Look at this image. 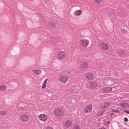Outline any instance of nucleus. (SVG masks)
Segmentation results:
<instances>
[{"label":"nucleus","instance_id":"obj_13","mask_svg":"<svg viewBox=\"0 0 129 129\" xmlns=\"http://www.w3.org/2000/svg\"><path fill=\"white\" fill-rule=\"evenodd\" d=\"M86 78L88 80H92L93 78V74L91 73H87L86 76Z\"/></svg>","mask_w":129,"mask_h":129},{"label":"nucleus","instance_id":"obj_14","mask_svg":"<svg viewBox=\"0 0 129 129\" xmlns=\"http://www.w3.org/2000/svg\"><path fill=\"white\" fill-rule=\"evenodd\" d=\"M110 104L108 103H105L103 104L101 107L102 109H104L108 108L110 106Z\"/></svg>","mask_w":129,"mask_h":129},{"label":"nucleus","instance_id":"obj_18","mask_svg":"<svg viewBox=\"0 0 129 129\" xmlns=\"http://www.w3.org/2000/svg\"><path fill=\"white\" fill-rule=\"evenodd\" d=\"M120 106L124 108L128 107L129 105L127 103H123L120 104Z\"/></svg>","mask_w":129,"mask_h":129},{"label":"nucleus","instance_id":"obj_33","mask_svg":"<svg viewBox=\"0 0 129 129\" xmlns=\"http://www.w3.org/2000/svg\"><path fill=\"white\" fill-rule=\"evenodd\" d=\"M107 123L108 124H109L110 123V122L109 121H107Z\"/></svg>","mask_w":129,"mask_h":129},{"label":"nucleus","instance_id":"obj_23","mask_svg":"<svg viewBox=\"0 0 129 129\" xmlns=\"http://www.w3.org/2000/svg\"><path fill=\"white\" fill-rule=\"evenodd\" d=\"M80 127L78 125H75L73 128V129H80Z\"/></svg>","mask_w":129,"mask_h":129},{"label":"nucleus","instance_id":"obj_32","mask_svg":"<svg viewBox=\"0 0 129 129\" xmlns=\"http://www.w3.org/2000/svg\"><path fill=\"white\" fill-rule=\"evenodd\" d=\"M99 129H106V128L104 127H102L101 128H100Z\"/></svg>","mask_w":129,"mask_h":129},{"label":"nucleus","instance_id":"obj_11","mask_svg":"<svg viewBox=\"0 0 129 129\" xmlns=\"http://www.w3.org/2000/svg\"><path fill=\"white\" fill-rule=\"evenodd\" d=\"M82 66L83 68L86 69L90 67L89 64L86 61L83 62L82 64Z\"/></svg>","mask_w":129,"mask_h":129},{"label":"nucleus","instance_id":"obj_15","mask_svg":"<svg viewBox=\"0 0 129 129\" xmlns=\"http://www.w3.org/2000/svg\"><path fill=\"white\" fill-rule=\"evenodd\" d=\"M90 87L91 88H95L97 86V84L95 82H91L89 84Z\"/></svg>","mask_w":129,"mask_h":129},{"label":"nucleus","instance_id":"obj_1","mask_svg":"<svg viewBox=\"0 0 129 129\" xmlns=\"http://www.w3.org/2000/svg\"><path fill=\"white\" fill-rule=\"evenodd\" d=\"M67 56V53L63 51H60L57 54V57L60 59H63Z\"/></svg>","mask_w":129,"mask_h":129},{"label":"nucleus","instance_id":"obj_3","mask_svg":"<svg viewBox=\"0 0 129 129\" xmlns=\"http://www.w3.org/2000/svg\"><path fill=\"white\" fill-rule=\"evenodd\" d=\"M68 78L65 75H61L59 77L58 80L61 83H65L68 80Z\"/></svg>","mask_w":129,"mask_h":129},{"label":"nucleus","instance_id":"obj_19","mask_svg":"<svg viewBox=\"0 0 129 129\" xmlns=\"http://www.w3.org/2000/svg\"><path fill=\"white\" fill-rule=\"evenodd\" d=\"M7 87L4 85H1L0 86V90H5L6 89Z\"/></svg>","mask_w":129,"mask_h":129},{"label":"nucleus","instance_id":"obj_20","mask_svg":"<svg viewBox=\"0 0 129 129\" xmlns=\"http://www.w3.org/2000/svg\"><path fill=\"white\" fill-rule=\"evenodd\" d=\"M105 112V110H100L98 113V115L99 116H101Z\"/></svg>","mask_w":129,"mask_h":129},{"label":"nucleus","instance_id":"obj_31","mask_svg":"<svg viewBox=\"0 0 129 129\" xmlns=\"http://www.w3.org/2000/svg\"><path fill=\"white\" fill-rule=\"evenodd\" d=\"M124 111L127 114H129V111H127L126 110H125Z\"/></svg>","mask_w":129,"mask_h":129},{"label":"nucleus","instance_id":"obj_27","mask_svg":"<svg viewBox=\"0 0 129 129\" xmlns=\"http://www.w3.org/2000/svg\"><path fill=\"white\" fill-rule=\"evenodd\" d=\"M124 121L126 122H127L128 121V119L127 118L125 117L124 119Z\"/></svg>","mask_w":129,"mask_h":129},{"label":"nucleus","instance_id":"obj_21","mask_svg":"<svg viewBox=\"0 0 129 129\" xmlns=\"http://www.w3.org/2000/svg\"><path fill=\"white\" fill-rule=\"evenodd\" d=\"M6 114V112L5 110H2L0 111V115H5Z\"/></svg>","mask_w":129,"mask_h":129},{"label":"nucleus","instance_id":"obj_6","mask_svg":"<svg viewBox=\"0 0 129 129\" xmlns=\"http://www.w3.org/2000/svg\"><path fill=\"white\" fill-rule=\"evenodd\" d=\"M55 113L58 116H60L63 114V111L60 108H58L56 109L55 112Z\"/></svg>","mask_w":129,"mask_h":129},{"label":"nucleus","instance_id":"obj_17","mask_svg":"<svg viewBox=\"0 0 129 129\" xmlns=\"http://www.w3.org/2000/svg\"><path fill=\"white\" fill-rule=\"evenodd\" d=\"M34 73L37 75H40L41 73V71L40 70L35 69L33 70Z\"/></svg>","mask_w":129,"mask_h":129},{"label":"nucleus","instance_id":"obj_12","mask_svg":"<svg viewBox=\"0 0 129 129\" xmlns=\"http://www.w3.org/2000/svg\"><path fill=\"white\" fill-rule=\"evenodd\" d=\"M49 25L53 27H57L58 26L57 25V24L56 23L54 22L53 21H50L49 22Z\"/></svg>","mask_w":129,"mask_h":129},{"label":"nucleus","instance_id":"obj_22","mask_svg":"<svg viewBox=\"0 0 129 129\" xmlns=\"http://www.w3.org/2000/svg\"><path fill=\"white\" fill-rule=\"evenodd\" d=\"M121 32L123 34H124L126 33H127V31L126 30L124 29H121Z\"/></svg>","mask_w":129,"mask_h":129},{"label":"nucleus","instance_id":"obj_16","mask_svg":"<svg viewBox=\"0 0 129 129\" xmlns=\"http://www.w3.org/2000/svg\"><path fill=\"white\" fill-rule=\"evenodd\" d=\"M82 13V10H77L75 11L74 13V14L75 16H77L80 15Z\"/></svg>","mask_w":129,"mask_h":129},{"label":"nucleus","instance_id":"obj_28","mask_svg":"<svg viewBox=\"0 0 129 129\" xmlns=\"http://www.w3.org/2000/svg\"><path fill=\"white\" fill-rule=\"evenodd\" d=\"M47 80H48V79H45V80L43 83H44L45 84H46L47 83Z\"/></svg>","mask_w":129,"mask_h":129},{"label":"nucleus","instance_id":"obj_34","mask_svg":"<svg viewBox=\"0 0 129 129\" xmlns=\"http://www.w3.org/2000/svg\"><path fill=\"white\" fill-rule=\"evenodd\" d=\"M69 73H70V72H69Z\"/></svg>","mask_w":129,"mask_h":129},{"label":"nucleus","instance_id":"obj_26","mask_svg":"<svg viewBox=\"0 0 129 129\" xmlns=\"http://www.w3.org/2000/svg\"><path fill=\"white\" fill-rule=\"evenodd\" d=\"M46 84H45L44 83H43V85L42 87V88H44L46 87Z\"/></svg>","mask_w":129,"mask_h":129},{"label":"nucleus","instance_id":"obj_4","mask_svg":"<svg viewBox=\"0 0 129 129\" xmlns=\"http://www.w3.org/2000/svg\"><path fill=\"white\" fill-rule=\"evenodd\" d=\"M29 116L27 114H25L21 115L20 119L23 122L28 121L29 119Z\"/></svg>","mask_w":129,"mask_h":129},{"label":"nucleus","instance_id":"obj_8","mask_svg":"<svg viewBox=\"0 0 129 129\" xmlns=\"http://www.w3.org/2000/svg\"><path fill=\"white\" fill-rule=\"evenodd\" d=\"M101 47V48L105 50H108L109 47L107 44L104 42H102L100 44Z\"/></svg>","mask_w":129,"mask_h":129},{"label":"nucleus","instance_id":"obj_5","mask_svg":"<svg viewBox=\"0 0 129 129\" xmlns=\"http://www.w3.org/2000/svg\"><path fill=\"white\" fill-rule=\"evenodd\" d=\"M38 117L40 120L44 122H46L47 119V116L44 114L39 115Z\"/></svg>","mask_w":129,"mask_h":129},{"label":"nucleus","instance_id":"obj_10","mask_svg":"<svg viewBox=\"0 0 129 129\" xmlns=\"http://www.w3.org/2000/svg\"><path fill=\"white\" fill-rule=\"evenodd\" d=\"M103 90L105 93L110 92L112 91V88L109 87H105L103 88Z\"/></svg>","mask_w":129,"mask_h":129},{"label":"nucleus","instance_id":"obj_29","mask_svg":"<svg viewBox=\"0 0 129 129\" xmlns=\"http://www.w3.org/2000/svg\"><path fill=\"white\" fill-rule=\"evenodd\" d=\"M46 129H53V128L51 127H47Z\"/></svg>","mask_w":129,"mask_h":129},{"label":"nucleus","instance_id":"obj_25","mask_svg":"<svg viewBox=\"0 0 129 129\" xmlns=\"http://www.w3.org/2000/svg\"><path fill=\"white\" fill-rule=\"evenodd\" d=\"M112 111L113 112H115L116 113H118L119 112V111L118 110H116V109H113L112 110Z\"/></svg>","mask_w":129,"mask_h":129},{"label":"nucleus","instance_id":"obj_9","mask_svg":"<svg viewBox=\"0 0 129 129\" xmlns=\"http://www.w3.org/2000/svg\"><path fill=\"white\" fill-rule=\"evenodd\" d=\"M72 124V122L69 120H68L67 121L65 122L64 125L66 128H69L71 126Z\"/></svg>","mask_w":129,"mask_h":129},{"label":"nucleus","instance_id":"obj_7","mask_svg":"<svg viewBox=\"0 0 129 129\" xmlns=\"http://www.w3.org/2000/svg\"><path fill=\"white\" fill-rule=\"evenodd\" d=\"M92 108V106L90 104L86 106L84 109V111L85 113H88L90 112Z\"/></svg>","mask_w":129,"mask_h":129},{"label":"nucleus","instance_id":"obj_2","mask_svg":"<svg viewBox=\"0 0 129 129\" xmlns=\"http://www.w3.org/2000/svg\"><path fill=\"white\" fill-rule=\"evenodd\" d=\"M79 43L81 46L85 47L87 46L89 44L88 40L85 39L81 40L79 41Z\"/></svg>","mask_w":129,"mask_h":129},{"label":"nucleus","instance_id":"obj_24","mask_svg":"<svg viewBox=\"0 0 129 129\" xmlns=\"http://www.w3.org/2000/svg\"><path fill=\"white\" fill-rule=\"evenodd\" d=\"M96 3L99 4L100 3L102 2V0H95Z\"/></svg>","mask_w":129,"mask_h":129},{"label":"nucleus","instance_id":"obj_30","mask_svg":"<svg viewBox=\"0 0 129 129\" xmlns=\"http://www.w3.org/2000/svg\"><path fill=\"white\" fill-rule=\"evenodd\" d=\"M114 114V112H112L111 113V114L110 116L111 117H113V115Z\"/></svg>","mask_w":129,"mask_h":129}]
</instances>
